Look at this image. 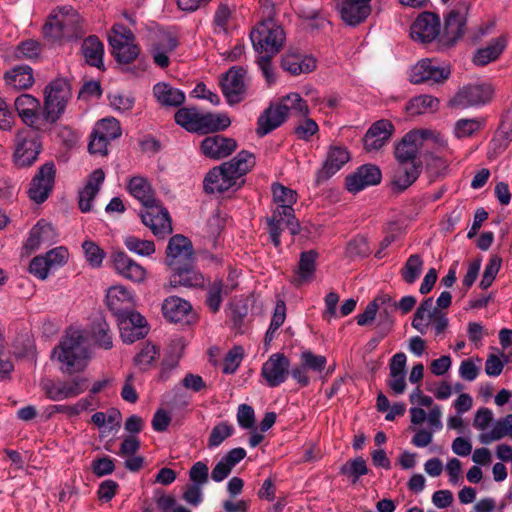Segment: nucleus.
<instances>
[{"instance_id": "2eb2a0df", "label": "nucleus", "mask_w": 512, "mask_h": 512, "mask_svg": "<svg viewBox=\"0 0 512 512\" xmlns=\"http://www.w3.org/2000/svg\"><path fill=\"white\" fill-rule=\"evenodd\" d=\"M192 242L181 234L172 236L166 249V264L171 270L194 260Z\"/></svg>"}, {"instance_id": "49530a36", "label": "nucleus", "mask_w": 512, "mask_h": 512, "mask_svg": "<svg viewBox=\"0 0 512 512\" xmlns=\"http://www.w3.org/2000/svg\"><path fill=\"white\" fill-rule=\"evenodd\" d=\"M279 105L287 116L289 112L301 117H306L309 114L307 102L298 93H290L283 97Z\"/></svg>"}, {"instance_id": "a18cd8bd", "label": "nucleus", "mask_w": 512, "mask_h": 512, "mask_svg": "<svg viewBox=\"0 0 512 512\" xmlns=\"http://www.w3.org/2000/svg\"><path fill=\"white\" fill-rule=\"evenodd\" d=\"M91 336L95 344L105 350L113 347L112 332L107 321L100 317L94 320L91 328Z\"/></svg>"}, {"instance_id": "f257e3e1", "label": "nucleus", "mask_w": 512, "mask_h": 512, "mask_svg": "<svg viewBox=\"0 0 512 512\" xmlns=\"http://www.w3.org/2000/svg\"><path fill=\"white\" fill-rule=\"evenodd\" d=\"M250 39L254 50L259 54L256 63L268 85L276 81L272 59L282 49L286 35L274 19L268 18L261 21L251 32Z\"/></svg>"}, {"instance_id": "6ab92c4d", "label": "nucleus", "mask_w": 512, "mask_h": 512, "mask_svg": "<svg viewBox=\"0 0 512 512\" xmlns=\"http://www.w3.org/2000/svg\"><path fill=\"white\" fill-rule=\"evenodd\" d=\"M341 20L351 27L363 23L371 14L370 3L354 0H333Z\"/></svg>"}, {"instance_id": "6e6552de", "label": "nucleus", "mask_w": 512, "mask_h": 512, "mask_svg": "<svg viewBox=\"0 0 512 512\" xmlns=\"http://www.w3.org/2000/svg\"><path fill=\"white\" fill-rule=\"evenodd\" d=\"M450 75L451 67L449 64L438 65L432 59L425 58L412 67L409 79L413 84H442L449 79Z\"/></svg>"}, {"instance_id": "bf43d9fd", "label": "nucleus", "mask_w": 512, "mask_h": 512, "mask_svg": "<svg viewBox=\"0 0 512 512\" xmlns=\"http://www.w3.org/2000/svg\"><path fill=\"white\" fill-rule=\"evenodd\" d=\"M234 432V428L232 425H229L227 422H221L213 427L209 439H208V447H218L221 445L228 437H230Z\"/></svg>"}, {"instance_id": "5fc2aeb1", "label": "nucleus", "mask_w": 512, "mask_h": 512, "mask_svg": "<svg viewBox=\"0 0 512 512\" xmlns=\"http://www.w3.org/2000/svg\"><path fill=\"white\" fill-rule=\"evenodd\" d=\"M94 130H96L99 135L106 137L110 141L119 138L122 133L120 123L115 118H104L98 121Z\"/></svg>"}, {"instance_id": "423d86ee", "label": "nucleus", "mask_w": 512, "mask_h": 512, "mask_svg": "<svg viewBox=\"0 0 512 512\" xmlns=\"http://www.w3.org/2000/svg\"><path fill=\"white\" fill-rule=\"evenodd\" d=\"M72 97L70 83L65 78L51 81L44 90V114L46 122L56 123L63 115Z\"/></svg>"}, {"instance_id": "bb28decb", "label": "nucleus", "mask_w": 512, "mask_h": 512, "mask_svg": "<svg viewBox=\"0 0 512 512\" xmlns=\"http://www.w3.org/2000/svg\"><path fill=\"white\" fill-rule=\"evenodd\" d=\"M173 269L170 277V285L172 287L185 286V287H203L205 280L204 276L197 271L193 266V261L183 264Z\"/></svg>"}, {"instance_id": "f8f14e48", "label": "nucleus", "mask_w": 512, "mask_h": 512, "mask_svg": "<svg viewBox=\"0 0 512 512\" xmlns=\"http://www.w3.org/2000/svg\"><path fill=\"white\" fill-rule=\"evenodd\" d=\"M246 70L242 67H231L221 79V89L229 104H237L247 94L245 83Z\"/></svg>"}, {"instance_id": "dca6fc26", "label": "nucleus", "mask_w": 512, "mask_h": 512, "mask_svg": "<svg viewBox=\"0 0 512 512\" xmlns=\"http://www.w3.org/2000/svg\"><path fill=\"white\" fill-rule=\"evenodd\" d=\"M41 386L46 396L53 401L76 397L88 388L87 379L83 377L74 378L71 382L57 383L46 379L41 382Z\"/></svg>"}, {"instance_id": "aec40b11", "label": "nucleus", "mask_w": 512, "mask_h": 512, "mask_svg": "<svg viewBox=\"0 0 512 512\" xmlns=\"http://www.w3.org/2000/svg\"><path fill=\"white\" fill-rule=\"evenodd\" d=\"M381 177V171L376 165H362L354 173L346 177V189L351 193H358L368 186L379 184Z\"/></svg>"}, {"instance_id": "58836bf2", "label": "nucleus", "mask_w": 512, "mask_h": 512, "mask_svg": "<svg viewBox=\"0 0 512 512\" xmlns=\"http://www.w3.org/2000/svg\"><path fill=\"white\" fill-rule=\"evenodd\" d=\"M153 94L162 106L179 107L185 101V94L165 82H159L153 87Z\"/></svg>"}, {"instance_id": "8fccbe9b", "label": "nucleus", "mask_w": 512, "mask_h": 512, "mask_svg": "<svg viewBox=\"0 0 512 512\" xmlns=\"http://www.w3.org/2000/svg\"><path fill=\"white\" fill-rule=\"evenodd\" d=\"M234 9L226 3H220L213 17V31L215 34H228V24Z\"/></svg>"}, {"instance_id": "a211bd4d", "label": "nucleus", "mask_w": 512, "mask_h": 512, "mask_svg": "<svg viewBox=\"0 0 512 512\" xmlns=\"http://www.w3.org/2000/svg\"><path fill=\"white\" fill-rule=\"evenodd\" d=\"M411 38L421 43H430L440 35V19L432 12L421 13L410 28Z\"/></svg>"}, {"instance_id": "4c0bfd02", "label": "nucleus", "mask_w": 512, "mask_h": 512, "mask_svg": "<svg viewBox=\"0 0 512 512\" xmlns=\"http://www.w3.org/2000/svg\"><path fill=\"white\" fill-rule=\"evenodd\" d=\"M66 40L78 38L83 34L82 22L80 15L72 8L63 7L56 12Z\"/></svg>"}, {"instance_id": "de8ad7c7", "label": "nucleus", "mask_w": 512, "mask_h": 512, "mask_svg": "<svg viewBox=\"0 0 512 512\" xmlns=\"http://www.w3.org/2000/svg\"><path fill=\"white\" fill-rule=\"evenodd\" d=\"M423 264V259L419 254L410 255L401 269L402 279L407 284H413L419 278L423 270Z\"/></svg>"}, {"instance_id": "774afa93", "label": "nucleus", "mask_w": 512, "mask_h": 512, "mask_svg": "<svg viewBox=\"0 0 512 512\" xmlns=\"http://www.w3.org/2000/svg\"><path fill=\"white\" fill-rule=\"evenodd\" d=\"M479 128L480 123L475 119H460L454 125V135L459 139L469 137Z\"/></svg>"}, {"instance_id": "1a4fd4ad", "label": "nucleus", "mask_w": 512, "mask_h": 512, "mask_svg": "<svg viewBox=\"0 0 512 512\" xmlns=\"http://www.w3.org/2000/svg\"><path fill=\"white\" fill-rule=\"evenodd\" d=\"M15 109L27 128L46 130L49 122H46L44 108L41 110L40 102L30 94H21L15 99Z\"/></svg>"}, {"instance_id": "13d9d810", "label": "nucleus", "mask_w": 512, "mask_h": 512, "mask_svg": "<svg viewBox=\"0 0 512 512\" xmlns=\"http://www.w3.org/2000/svg\"><path fill=\"white\" fill-rule=\"evenodd\" d=\"M502 266V258L496 254L489 257L482 273V289L490 287Z\"/></svg>"}, {"instance_id": "603ef678", "label": "nucleus", "mask_w": 512, "mask_h": 512, "mask_svg": "<svg viewBox=\"0 0 512 512\" xmlns=\"http://www.w3.org/2000/svg\"><path fill=\"white\" fill-rule=\"evenodd\" d=\"M340 473L352 478V483H356L361 476L368 473L366 461L362 457L347 461L341 466Z\"/></svg>"}, {"instance_id": "39448f33", "label": "nucleus", "mask_w": 512, "mask_h": 512, "mask_svg": "<svg viewBox=\"0 0 512 512\" xmlns=\"http://www.w3.org/2000/svg\"><path fill=\"white\" fill-rule=\"evenodd\" d=\"M36 128H23L14 138L13 163L18 168L31 167L43 150L42 137Z\"/></svg>"}, {"instance_id": "72a5a7b5", "label": "nucleus", "mask_w": 512, "mask_h": 512, "mask_svg": "<svg viewBox=\"0 0 512 512\" xmlns=\"http://www.w3.org/2000/svg\"><path fill=\"white\" fill-rule=\"evenodd\" d=\"M286 118L287 115L282 111L280 105L265 109L257 121V135L260 137L267 135L278 128Z\"/></svg>"}, {"instance_id": "c756f323", "label": "nucleus", "mask_w": 512, "mask_h": 512, "mask_svg": "<svg viewBox=\"0 0 512 512\" xmlns=\"http://www.w3.org/2000/svg\"><path fill=\"white\" fill-rule=\"evenodd\" d=\"M162 312L164 317L170 322L187 321L192 312L191 304L177 296H171L164 300L162 304Z\"/></svg>"}, {"instance_id": "0eeeda50", "label": "nucleus", "mask_w": 512, "mask_h": 512, "mask_svg": "<svg viewBox=\"0 0 512 512\" xmlns=\"http://www.w3.org/2000/svg\"><path fill=\"white\" fill-rule=\"evenodd\" d=\"M111 54L120 64L134 62L140 54V47L135 43V35L123 24H114L108 37Z\"/></svg>"}, {"instance_id": "cd10ccee", "label": "nucleus", "mask_w": 512, "mask_h": 512, "mask_svg": "<svg viewBox=\"0 0 512 512\" xmlns=\"http://www.w3.org/2000/svg\"><path fill=\"white\" fill-rule=\"evenodd\" d=\"M420 172V163L411 161L398 162V167L396 168L392 179L393 188L398 192L404 191L417 180Z\"/></svg>"}, {"instance_id": "338daca9", "label": "nucleus", "mask_w": 512, "mask_h": 512, "mask_svg": "<svg viewBox=\"0 0 512 512\" xmlns=\"http://www.w3.org/2000/svg\"><path fill=\"white\" fill-rule=\"evenodd\" d=\"M91 469L93 474L97 477L110 475L115 470L114 460L109 456L96 458L91 463Z\"/></svg>"}, {"instance_id": "f3484780", "label": "nucleus", "mask_w": 512, "mask_h": 512, "mask_svg": "<svg viewBox=\"0 0 512 512\" xmlns=\"http://www.w3.org/2000/svg\"><path fill=\"white\" fill-rule=\"evenodd\" d=\"M290 361L283 353L272 354L261 368V376L269 387L284 383L289 375Z\"/></svg>"}, {"instance_id": "473e14b6", "label": "nucleus", "mask_w": 512, "mask_h": 512, "mask_svg": "<svg viewBox=\"0 0 512 512\" xmlns=\"http://www.w3.org/2000/svg\"><path fill=\"white\" fill-rule=\"evenodd\" d=\"M6 86L15 90H26L34 84L33 69L28 65H19L5 72Z\"/></svg>"}, {"instance_id": "864d4df0", "label": "nucleus", "mask_w": 512, "mask_h": 512, "mask_svg": "<svg viewBox=\"0 0 512 512\" xmlns=\"http://www.w3.org/2000/svg\"><path fill=\"white\" fill-rule=\"evenodd\" d=\"M82 249L85 259L88 264L93 268H99L106 256L105 251L100 248L95 242L86 240L82 243Z\"/></svg>"}, {"instance_id": "a878e982", "label": "nucleus", "mask_w": 512, "mask_h": 512, "mask_svg": "<svg viewBox=\"0 0 512 512\" xmlns=\"http://www.w3.org/2000/svg\"><path fill=\"white\" fill-rule=\"evenodd\" d=\"M121 338L124 343L132 344L142 339L147 334L146 320L140 313L132 314L129 317L118 321Z\"/></svg>"}, {"instance_id": "4be33fe9", "label": "nucleus", "mask_w": 512, "mask_h": 512, "mask_svg": "<svg viewBox=\"0 0 512 512\" xmlns=\"http://www.w3.org/2000/svg\"><path fill=\"white\" fill-rule=\"evenodd\" d=\"M200 148L206 157L218 160L231 155L237 148V142L217 134L204 138Z\"/></svg>"}, {"instance_id": "f704fd0d", "label": "nucleus", "mask_w": 512, "mask_h": 512, "mask_svg": "<svg viewBox=\"0 0 512 512\" xmlns=\"http://www.w3.org/2000/svg\"><path fill=\"white\" fill-rule=\"evenodd\" d=\"M317 258L318 253L315 250L303 251L300 254L298 266L295 270L296 278L293 280L295 285H302L314 279Z\"/></svg>"}, {"instance_id": "b1692460", "label": "nucleus", "mask_w": 512, "mask_h": 512, "mask_svg": "<svg viewBox=\"0 0 512 512\" xmlns=\"http://www.w3.org/2000/svg\"><path fill=\"white\" fill-rule=\"evenodd\" d=\"M394 132V126L389 120H378L372 124L363 137L364 148L367 151L381 149Z\"/></svg>"}, {"instance_id": "7c9ffc66", "label": "nucleus", "mask_w": 512, "mask_h": 512, "mask_svg": "<svg viewBox=\"0 0 512 512\" xmlns=\"http://www.w3.org/2000/svg\"><path fill=\"white\" fill-rule=\"evenodd\" d=\"M281 67L291 75L298 76L315 70L316 60L312 56H304L300 53H286L282 57Z\"/></svg>"}, {"instance_id": "3c124183", "label": "nucleus", "mask_w": 512, "mask_h": 512, "mask_svg": "<svg viewBox=\"0 0 512 512\" xmlns=\"http://www.w3.org/2000/svg\"><path fill=\"white\" fill-rule=\"evenodd\" d=\"M42 52V44L33 39L21 41L15 48L14 55L17 59L35 60Z\"/></svg>"}, {"instance_id": "4468645a", "label": "nucleus", "mask_w": 512, "mask_h": 512, "mask_svg": "<svg viewBox=\"0 0 512 512\" xmlns=\"http://www.w3.org/2000/svg\"><path fill=\"white\" fill-rule=\"evenodd\" d=\"M106 303L117 321L137 313L134 310V298L132 294L121 285L112 286L106 294Z\"/></svg>"}, {"instance_id": "5701e85b", "label": "nucleus", "mask_w": 512, "mask_h": 512, "mask_svg": "<svg viewBox=\"0 0 512 512\" xmlns=\"http://www.w3.org/2000/svg\"><path fill=\"white\" fill-rule=\"evenodd\" d=\"M349 159L350 155L346 148L340 146L330 147L323 166L316 173V184L319 185L333 176Z\"/></svg>"}, {"instance_id": "c85d7f7f", "label": "nucleus", "mask_w": 512, "mask_h": 512, "mask_svg": "<svg viewBox=\"0 0 512 512\" xmlns=\"http://www.w3.org/2000/svg\"><path fill=\"white\" fill-rule=\"evenodd\" d=\"M105 180L104 171L95 169L88 177L84 188L79 192V209L83 212H89L92 208V201L98 194L101 185Z\"/></svg>"}, {"instance_id": "393cba45", "label": "nucleus", "mask_w": 512, "mask_h": 512, "mask_svg": "<svg viewBox=\"0 0 512 512\" xmlns=\"http://www.w3.org/2000/svg\"><path fill=\"white\" fill-rule=\"evenodd\" d=\"M272 193L274 202L277 203V207L273 211L272 221H279L277 217L281 219V214L291 217L292 213H294L293 205L297 201L296 192L282 184L274 183L272 185Z\"/></svg>"}, {"instance_id": "37998d69", "label": "nucleus", "mask_w": 512, "mask_h": 512, "mask_svg": "<svg viewBox=\"0 0 512 512\" xmlns=\"http://www.w3.org/2000/svg\"><path fill=\"white\" fill-rule=\"evenodd\" d=\"M128 190L145 208L157 201L150 184L143 177H132L128 183Z\"/></svg>"}, {"instance_id": "e2e57ef3", "label": "nucleus", "mask_w": 512, "mask_h": 512, "mask_svg": "<svg viewBox=\"0 0 512 512\" xmlns=\"http://www.w3.org/2000/svg\"><path fill=\"white\" fill-rule=\"evenodd\" d=\"M300 361L308 370L322 372L327 364V359L323 355H316L310 350H305L300 355Z\"/></svg>"}, {"instance_id": "c03bdc74", "label": "nucleus", "mask_w": 512, "mask_h": 512, "mask_svg": "<svg viewBox=\"0 0 512 512\" xmlns=\"http://www.w3.org/2000/svg\"><path fill=\"white\" fill-rule=\"evenodd\" d=\"M508 39L500 35L485 41L482 44V66L497 61L505 51Z\"/></svg>"}, {"instance_id": "a19ab883", "label": "nucleus", "mask_w": 512, "mask_h": 512, "mask_svg": "<svg viewBox=\"0 0 512 512\" xmlns=\"http://www.w3.org/2000/svg\"><path fill=\"white\" fill-rule=\"evenodd\" d=\"M81 51L87 64L96 68L103 66L104 45L97 36L87 37L82 43Z\"/></svg>"}, {"instance_id": "ddd939ff", "label": "nucleus", "mask_w": 512, "mask_h": 512, "mask_svg": "<svg viewBox=\"0 0 512 512\" xmlns=\"http://www.w3.org/2000/svg\"><path fill=\"white\" fill-rule=\"evenodd\" d=\"M468 4L458 2L445 17L442 38L446 44L452 45L462 37L466 26Z\"/></svg>"}, {"instance_id": "4d7b16f0", "label": "nucleus", "mask_w": 512, "mask_h": 512, "mask_svg": "<svg viewBox=\"0 0 512 512\" xmlns=\"http://www.w3.org/2000/svg\"><path fill=\"white\" fill-rule=\"evenodd\" d=\"M199 113L195 108H180L175 113V121L187 131L195 132Z\"/></svg>"}, {"instance_id": "ea45409f", "label": "nucleus", "mask_w": 512, "mask_h": 512, "mask_svg": "<svg viewBox=\"0 0 512 512\" xmlns=\"http://www.w3.org/2000/svg\"><path fill=\"white\" fill-rule=\"evenodd\" d=\"M440 101L437 97L422 94L411 98L405 110L410 116H418L425 113H433L439 109Z\"/></svg>"}, {"instance_id": "412c9836", "label": "nucleus", "mask_w": 512, "mask_h": 512, "mask_svg": "<svg viewBox=\"0 0 512 512\" xmlns=\"http://www.w3.org/2000/svg\"><path fill=\"white\" fill-rule=\"evenodd\" d=\"M111 261L116 272L125 279L134 283H141L145 280L146 269L125 252H114L111 255Z\"/></svg>"}, {"instance_id": "6e6d98bb", "label": "nucleus", "mask_w": 512, "mask_h": 512, "mask_svg": "<svg viewBox=\"0 0 512 512\" xmlns=\"http://www.w3.org/2000/svg\"><path fill=\"white\" fill-rule=\"evenodd\" d=\"M57 22H60V20L57 14L54 13L48 17L47 22L43 26V35L48 41L55 42L66 40V34L64 33L62 25Z\"/></svg>"}, {"instance_id": "0e129e2a", "label": "nucleus", "mask_w": 512, "mask_h": 512, "mask_svg": "<svg viewBox=\"0 0 512 512\" xmlns=\"http://www.w3.org/2000/svg\"><path fill=\"white\" fill-rule=\"evenodd\" d=\"M110 142V140L102 135H99L97 131L93 129L90 135L88 151L94 155L106 156L108 154V145Z\"/></svg>"}, {"instance_id": "79ce46f5", "label": "nucleus", "mask_w": 512, "mask_h": 512, "mask_svg": "<svg viewBox=\"0 0 512 512\" xmlns=\"http://www.w3.org/2000/svg\"><path fill=\"white\" fill-rule=\"evenodd\" d=\"M505 436L512 438V414L488 425L487 430H482V443L497 441Z\"/></svg>"}, {"instance_id": "9d476101", "label": "nucleus", "mask_w": 512, "mask_h": 512, "mask_svg": "<svg viewBox=\"0 0 512 512\" xmlns=\"http://www.w3.org/2000/svg\"><path fill=\"white\" fill-rule=\"evenodd\" d=\"M56 176V166L48 161L39 167L30 182L29 198L37 204L43 203L51 194Z\"/></svg>"}, {"instance_id": "09e8293b", "label": "nucleus", "mask_w": 512, "mask_h": 512, "mask_svg": "<svg viewBox=\"0 0 512 512\" xmlns=\"http://www.w3.org/2000/svg\"><path fill=\"white\" fill-rule=\"evenodd\" d=\"M126 248L139 256H150L155 252V244L151 240H143L134 235H128L123 240Z\"/></svg>"}, {"instance_id": "9b49d317", "label": "nucleus", "mask_w": 512, "mask_h": 512, "mask_svg": "<svg viewBox=\"0 0 512 512\" xmlns=\"http://www.w3.org/2000/svg\"><path fill=\"white\" fill-rule=\"evenodd\" d=\"M140 217L142 223L159 239H164L173 232L169 212L159 200L146 207L145 211L140 213Z\"/></svg>"}, {"instance_id": "20e7f679", "label": "nucleus", "mask_w": 512, "mask_h": 512, "mask_svg": "<svg viewBox=\"0 0 512 512\" xmlns=\"http://www.w3.org/2000/svg\"><path fill=\"white\" fill-rule=\"evenodd\" d=\"M53 356L62 363L61 370L67 374L83 371L90 359V351L82 331L70 329L53 349Z\"/></svg>"}, {"instance_id": "7ed1b4c3", "label": "nucleus", "mask_w": 512, "mask_h": 512, "mask_svg": "<svg viewBox=\"0 0 512 512\" xmlns=\"http://www.w3.org/2000/svg\"><path fill=\"white\" fill-rule=\"evenodd\" d=\"M433 149L436 152H443L448 149L445 137L437 130L420 128L406 133L395 147V157L398 162H416L417 155L424 151Z\"/></svg>"}, {"instance_id": "69168bd1", "label": "nucleus", "mask_w": 512, "mask_h": 512, "mask_svg": "<svg viewBox=\"0 0 512 512\" xmlns=\"http://www.w3.org/2000/svg\"><path fill=\"white\" fill-rule=\"evenodd\" d=\"M159 354V349L150 343H147L140 352L135 356L134 361L141 369H146Z\"/></svg>"}, {"instance_id": "052dcab7", "label": "nucleus", "mask_w": 512, "mask_h": 512, "mask_svg": "<svg viewBox=\"0 0 512 512\" xmlns=\"http://www.w3.org/2000/svg\"><path fill=\"white\" fill-rule=\"evenodd\" d=\"M243 356V348L241 346H234L224 357L222 372L224 374H233L240 366Z\"/></svg>"}, {"instance_id": "2f4dec72", "label": "nucleus", "mask_w": 512, "mask_h": 512, "mask_svg": "<svg viewBox=\"0 0 512 512\" xmlns=\"http://www.w3.org/2000/svg\"><path fill=\"white\" fill-rule=\"evenodd\" d=\"M277 219L279 221H272L273 215L270 218H267L269 237L275 247H279L281 245L280 235L285 228L289 230L291 235H297L300 233V223L295 218L294 213H292L291 217L283 216L281 214V219L279 217H277Z\"/></svg>"}, {"instance_id": "e433bc0d", "label": "nucleus", "mask_w": 512, "mask_h": 512, "mask_svg": "<svg viewBox=\"0 0 512 512\" xmlns=\"http://www.w3.org/2000/svg\"><path fill=\"white\" fill-rule=\"evenodd\" d=\"M55 238L56 233L53 226L44 220H40L31 229L25 247L33 251L39 248L41 244H51L55 241Z\"/></svg>"}, {"instance_id": "f03ea898", "label": "nucleus", "mask_w": 512, "mask_h": 512, "mask_svg": "<svg viewBox=\"0 0 512 512\" xmlns=\"http://www.w3.org/2000/svg\"><path fill=\"white\" fill-rule=\"evenodd\" d=\"M255 164L254 155L246 150L240 151L232 160L211 169L204 181V191L208 194L223 193L237 185V180L245 175Z\"/></svg>"}, {"instance_id": "c9c22d12", "label": "nucleus", "mask_w": 512, "mask_h": 512, "mask_svg": "<svg viewBox=\"0 0 512 512\" xmlns=\"http://www.w3.org/2000/svg\"><path fill=\"white\" fill-rule=\"evenodd\" d=\"M480 103V86L465 85L460 88L448 101L447 106L451 109L463 110Z\"/></svg>"}, {"instance_id": "680f3d73", "label": "nucleus", "mask_w": 512, "mask_h": 512, "mask_svg": "<svg viewBox=\"0 0 512 512\" xmlns=\"http://www.w3.org/2000/svg\"><path fill=\"white\" fill-rule=\"evenodd\" d=\"M224 283L222 280H215L208 288L206 304L213 313L219 311L222 303V291Z\"/></svg>"}]
</instances>
